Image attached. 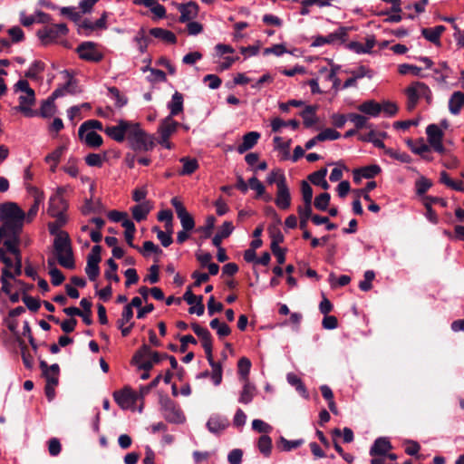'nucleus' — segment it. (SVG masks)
Wrapping results in <instances>:
<instances>
[{
  "instance_id": "nucleus-1",
  "label": "nucleus",
  "mask_w": 464,
  "mask_h": 464,
  "mask_svg": "<svg viewBox=\"0 0 464 464\" xmlns=\"http://www.w3.org/2000/svg\"><path fill=\"white\" fill-rule=\"evenodd\" d=\"M53 250L58 263L64 268L75 266L71 239L68 233H61L53 240Z\"/></svg>"
},
{
  "instance_id": "nucleus-2",
  "label": "nucleus",
  "mask_w": 464,
  "mask_h": 464,
  "mask_svg": "<svg viewBox=\"0 0 464 464\" xmlns=\"http://www.w3.org/2000/svg\"><path fill=\"white\" fill-rule=\"evenodd\" d=\"M127 140L130 147L140 152L151 150L155 145L153 137L148 135L137 123H133Z\"/></svg>"
},
{
  "instance_id": "nucleus-3",
  "label": "nucleus",
  "mask_w": 464,
  "mask_h": 464,
  "mask_svg": "<svg viewBox=\"0 0 464 464\" xmlns=\"http://www.w3.org/2000/svg\"><path fill=\"white\" fill-rule=\"evenodd\" d=\"M405 92L408 98L407 107L409 110H413L420 98H424L428 103H430L432 101L430 89L427 84L421 82H412L406 89Z\"/></svg>"
},
{
  "instance_id": "nucleus-4",
  "label": "nucleus",
  "mask_w": 464,
  "mask_h": 464,
  "mask_svg": "<svg viewBox=\"0 0 464 464\" xmlns=\"http://www.w3.org/2000/svg\"><path fill=\"white\" fill-rule=\"evenodd\" d=\"M67 33L68 28L65 24H55L39 29L36 35L44 45H48L59 37L66 35Z\"/></svg>"
},
{
  "instance_id": "nucleus-5",
  "label": "nucleus",
  "mask_w": 464,
  "mask_h": 464,
  "mask_svg": "<svg viewBox=\"0 0 464 464\" xmlns=\"http://www.w3.org/2000/svg\"><path fill=\"white\" fill-rule=\"evenodd\" d=\"M277 191L276 198V205L280 209H287L291 206V195L286 185L285 177L280 174L276 182Z\"/></svg>"
},
{
  "instance_id": "nucleus-6",
  "label": "nucleus",
  "mask_w": 464,
  "mask_h": 464,
  "mask_svg": "<svg viewBox=\"0 0 464 464\" xmlns=\"http://www.w3.org/2000/svg\"><path fill=\"white\" fill-rule=\"evenodd\" d=\"M113 397L122 410L132 408L139 400L138 393L130 387H124L122 390L115 392Z\"/></svg>"
},
{
  "instance_id": "nucleus-7",
  "label": "nucleus",
  "mask_w": 464,
  "mask_h": 464,
  "mask_svg": "<svg viewBox=\"0 0 464 464\" xmlns=\"http://www.w3.org/2000/svg\"><path fill=\"white\" fill-rule=\"evenodd\" d=\"M133 123L124 120H120L115 126H108L103 131L112 140L117 142H122L125 138H128L130 130Z\"/></svg>"
},
{
  "instance_id": "nucleus-8",
  "label": "nucleus",
  "mask_w": 464,
  "mask_h": 464,
  "mask_svg": "<svg viewBox=\"0 0 464 464\" xmlns=\"http://www.w3.org/2000/svg\"><path fill=\"white\" fill-rule=\"evenodd\" d=\"M163 416L165 420L172 423H182L185 417L181 410L169 399L162 403Z\"/></svg>"
},
{
  "instance_id": "nucleus-9",
  "label": "nucleus",
  "mask_w": 464,
  "mask_h": 464,
  "mask_svg": "<svg viewBox=\"0 0 464 464\" xmlns=\"http://www.w3.org/2000/svg\"><path fill=\"white\" fill-rule=\"evenodd\" d=\"M79 57L85 61L99 62L102 59V54L96 49L93 42H83L77 47Z\"/></svg>"
},
{
  "instance_id": "nucleus-10",
  "label": "nucleus",
  "mask_w": 464,
  "mask_h": 464,
  "mask_svg": "<svg viewBox=\"0 0 464 464\" xmlns=\"http://www.w3.org/2000/svg\"><path fill=\"white\" fill-rule=\"evenodd\" d=\"M426 134L430 146L439 153L444 152L442 144V130L436 124H430L426 129Z\"/></svg>"
},
{
  "instance_id": "nucleus-11",
  "label": "nucleus",
  "mask_w": 464,
  "mask_h": 464,
  "mask_svg": "<svg viewBox=\"0 0 464 464\" xmlns=\"http://www.w3.org/2000/svg\"><path fill=\"white\" fill-rule=\"evenodd\" d=\"M34 92L23 93L19 96V105L16 107V110L22 112L25 117L36 116L37 112L31 108L32 105L34 104Z\"/></svg>"
},
{
  "instance_id": "nucleus-12",
  "label": "nucleus",
  "mask_w": 464,
  "mask_h": 464,
  "mask_svg": "<svg viewBox=\"0 0 464 464\" xmlns=\"http://www.w3.org/2000/svg\"><path fill=\"white\" fill-rule=\"evenodd\" d=\"M148 358L153 364L159 363L163 358L164 354L158 352H153L147 344H143L134 354L132 362H138L140 359Z\"/></svg>"
},
{
  "instance_id": "nucleus-13",
  "label": "nucleus",
  "mask_w": 464,
  "mask_h": 464,
  "mask_svg": "<svg viewBox=\"0 0 464 464\" xmlns=\"http://www.w3.org/2000/svg\"><path fill=\"white\" fill-rule=\"evenodd\" d=\"M178 9L180 12L179 22L181 23L191 21L198 14V5L195 2L180 4L178 5Z\"/></svg>"
},
{
  "instance_id": "nucleus-14",
  "label": "nucleus",
  "mask_w": 464,
  "mask_h": 464,
  "mask_svg": "<svg viewBox=\"0 0 464 464\" xmlns=\"http://www.w3.org/2000/svg\"><path fill=\"white\" fill-rule=\"evenodd\" d=\"M20 231H5L3 234L2 242L5 247V252L14 253L18 250V245L20 243Z\"/></svg>"
},
{
  "instance_id": "nucleus-15",
  "label": "nucleus",
  "mask_w": 464,
  "mask_h": 464,
  "mask_svg": "<svg viewBox=\"0 0 464 464\" xmlns=\"http://www.w3.org/2000/svg\"><path fill=\"white\" fill-rule=\"evenodd\" d=\"M191 328L198 337L201 339L202 347L206 353L212 351V337L209 331L198 324H192Z\"/></svg>"
},
{
  "instance_id": "nucleus-16",
  "label": "nucleus",
  "mask_w": 464,
  "mask_h": 464,
  "mask_svg": "<svg viewBox=\"0 0 464 464\" xmlns=\"http://www.w3.org/2000/svg\"><path fill=\"white\" fill-rule=\"evenodd\" d=\"M392 444L388 438L380 437L375 440L372 446L370 449L371 456H384L387 452L392 450Z\"/></svg>"
},
{
  "instance_id": "nucleus-17",
  "label": "nucleus",
  "mask_w": 464,
  "mask_h": 464,
  "mask_svg": "<svg viewBox=\"0 0 464 464\" xmlns=\"http://www.w3.org/2000/svg\"><path fill=\"white\" fill-rule=\"evenodd\" d=\"M260 133L257 131H250L242 138V142L237 146V150L239 154L251 150L258 141Z\"/></svg>"
},
{
  "instance_id": "nucleus-18",
  "label": "nucleus",
  "mask_w": 464,
  "mask_h": 464,
  "mask_svg": "<svg viewBox=\"0 0 464 464\" xmlns=\"http://www.w3.org/2000/svg\"><path fill=\"white\" fill-rule=\"evenodd\" d=\"M68 204L64 198H50L48 214L50 216L65 215Z\"/></svg>"
},
{
  "instance_id": "nucleus-19",
  "label": "nucleus",
  "mask_w": 464,
  "mask_h": 464,
  "mask_svg": "<svg viewBox=\"0 0 464 464\" xmlns=\"http://www.w3.org/2000/svg\"><path fill=\"white\" fill-rule=\"evenodd\" d=\"M381 172L378 165H369L353 170V179L355 182L360 181L362 178L372 179Z\"/></svg>"
},
{
  "instance_id": "nucleus-20",
  "label": "nucleus",
  "mask_w": 464,
  "mask_h": 464,
  "mask_svg": "<svg viewBox=\"0 0 464 464\" xmlns=\"http://www.w3.org/2000/svg\"><path fill=\"white\" fill-rule=\"evenodd\" d=\"M464 105V93L454 92L449 100V111L453 115H459Z\"/></svg>"
},
{
  "instance_id": "nucleus-21",
  "label": "nucleus",
  "mask_w": 464,
  "mask_h": 464,
  "mask_svg": "<svg viewBox=\"0 0 464 464\" xmlns=\"http://www.w3.org/2000/svg\"><path fill=\"white\" fill-rule=\"evenodd\" d=\"M227 426L228 420L226 418L218 415L211 416L207 422V428L211 433H218L219 431L225 430Z\"/></svg>"
},
{
  "instance_id": "nucleus-22",
  "label": "nucleus",
  "mask_w": 464,
  "mask_h": 464,
  "mask_svg": "<svg viewBox=\"0 0 464 464\" xmlns=\"http://www.w3.org/2000/svg\"><path fill=\"white\" fill-rule=\"evenodd\" d=\"M234 230V227L232 222L225 221L223 225L220 227L218 232L213 237L212 244L216 247H219L221 246V242L224 238L228 237Z\"/></svg>"
},
{
  "instance_id": "nucleus-23",
  "label": "nucleus",
  "mask_w": 464,
  "mask_h": 464,
  "mask_svg": "<svg viewBox=\"0 0 464 464\" xmlns=\"http://www.w3.org/2000/svg\"><path fill=\"white\" fill-rule=\"evenodd\" d=\"M179 125V122L174 121L171 116H168L161 121L159 133L169 138L177 130Z\"/></svg>"
},
{
  "instance_id": "nucleus-24",
  "label": "nucleus",
  "mask_w": 464,
  "mask_h": 464,
  "mask_svg": "<svg viewBox=\"0 0 464 464\" xmlns=\"http://www.w3.org/2000/svg\"><path fill=\"white\" fill-rule=\"evenodd\" d=\"M358 110L369 117H377L382 111V105L374 101H367L358 106Z\"/></svg>"
},
{
  "instance_id": "nucleus-25",
  "label": "nucleus",
  "mask_w": 464,
  "mask_h": 464,
  "mask_svg": "<svg viewBox=\"0 0 464 464\" xmlns=\"http://www.w3.org/2000/svg\"><path fill=\"white\" fill-rule=\"evenodd\" d=\"M151 206L149 201H143L131 208L133 218L140 222L144 220L150 213Z\"/></svg>"
},
{
  "instance_id": "nucleus-26",
  "label": "nucleus",
  "mask_w": 464,
  "mask_h": 464,
  "mask_svg": "<svg viewBox=\"0 0 464 464\" xmlns=\"http://www.w3.org/2000/svg\"><path fill=\"white\" fill-rule=\"evenodd\" d=\"M168 108L170 111L169 116L172 118L183 111V96L180 92H175L171 101L168 103Z\"/></svg>"
},
{
  "instance_id": "nucleus-27",
  "label": "nucleus",
  "mask_w": 464,
  "mask_h": 464,
  "mask_svg": "<svg viewBox=\"0 0 464 464\" xmlns=\"http://www.w3.org/2000/svg\"><path fill=\"white\" fill-rule=\"evenodd\" d=\"M150 34L153 37L160 39L168 44H175L177 41V37L172 32L163 29V28H160V27L151 28L150 30Z\"/></svg>"
},
{
  "instance_id": "nucleus-28",
  "label": "nucleus",
  "mask_w": 464,
  "mask_h": 464,
  "mask_svg": "<svg viewBox=\"0 0 464 464\" xmlns=\"http://www.w3.org/2000/svg\"><path fill=\"white\" fill-rule=\"evenodd\" d=\"M375 45V39L373 36L366 38L365 44L352 42L350 47L356 53H369Z\"/></svg>"
},
{
  "instance_id": "nucleus-29",
  "label": "nucleus",
  "mask_w": 464,
  "mask_h": 464,
  "mask_svg": "<svg viewBox=\"0 0 464 464\" xmlns=\"http://www.w3.org/2000/svg\"><path fill=\"white\" fill-rule=\"evenodd\" d=\"M445 31V26L443 25H437L432 28H423L421 30L422 35L433 44H438L440 42V38L441 34Z\"/></svg>"
},
{
  "instance_id": "nucleus-30",
  "label": "nucleus",
  "mask_w": 464,
  "mask_h": 464,
  "mask_svg": "<svg viewBox=\"0 0 464 464\" xmlns=\"http://www.w3.org/2000/svg\"><path fill=\"white\" fill-rule=\"evenodd\" d=\"M79 138L89 147L98 148L102 144V138L100 134L95 131L87 130L82 132V136Z\"/></svg>"
},
{
  "instance_id": "nucleus-31",
  "label": "nucleus",
  "mask_w": 464,
  "mask_h": 464,
  "mask_svg": "<svg viewBox=\"0 0 464 464\" xmlns=\"http://www.w3.org/2000/svg\"><path fill=\"white\" fill-rule=\"evenodd\" d=\"M100 259L96 257L87 256V264L85 267V273L91 281H95L100 274L99 263Z\"/></svg>"
},
{
  "instance_id": "nucleus-32",
  "label": "nucleus",
  "mask_w": 464,
  "mask_h": 464,
  "mask_svg": "<svg viewBox=\"0 0 464 464\" xmlns=\"http://www.w3.org/2000/svg\"><path fill=\"white\" fill-rule=\"evenodd\" d=\"M326 175H327V169L325 168H324V169H321L310 174L308 178L314 185L320 186L324 189H328L329 184L325 180Z\"/></svg>"
},
{
  "instance_id": "nucleus-33",
  "label": "nucleus",
  "mask_w": 464,
  "mask_h": 464,
  "mask_svg": "<svg viewBox=\"0 0 464 464\" xmlns=\"http://www.w3.org/2000/svg\"><path fill=\"white\" fill-rule=\"evenodd\" d=\"M316 109H317L316 106L308 105L300 113V115L304 121V125L306 128H310L316 123V121H317V119L315 116Z\"/></svg>"
},
{
  "instance_id": "nucleus-34",
  "label": "nucleus",
  "mask_w": 464,
  "mask_h": 464,
  "mask_svg": "<svg viewBox=\"0 0 464 464\" xmlns=\"http://www.w3.org/2000/svg\"><path fill=\"white\" fill-rule=\"evenodd\" d=\"M53 217L55 218V221L48 224L50 234L58 237L61 233H66L65 231L60 230V228L67 223V216L58 215Z\"/></svg>"
},
{
  "instance_id": "nucleus-35",
  "label": "nucleus",
  "mask_w": 464,
  "mask_h": 464,
  "mask_svg": "<svg viewBox=\"0 0 464 464\" xmlns=\"http://www.w3.org/2000/svg\"><path fill=\"white\" fill-rule=\"evenodd\" d=\"M256 387L249 382V381H246L243 386V390L240 393L238 401L240 403L248 404L252 401L255 396Z\"/></svg>"
},
{
  "instance_id": "nucleus-36",
  "label": "nucleus",
  "mask_w": 464,
  "mask_h": 464,
  "mask_svg": "<svg viewBox=\"0 0 464 464\" xmlns=\"http://www.w3.org/2000/svg\"><path fill=\"white\" fill-rule=\"evenodd\" d=\"M369 117L358 113H349V121L353 123L356 130L363 128L372 129V124L368 122Z\"/></svg>"
},
{
  "instance_id": "nucleus-37",
  "label": "nucleus",
  "mask_w": 464,
  "mask_h": 464,
  "mask_svg": "<svg viewBox=\"0 0 464 464\" xmlns=\"http://www.w3.org/2000/svg\"><path fill=\"white\" fill-rule=\"evenodd\" d=\"M121 226L125 228L124 237L127 244L132 248H137V246L133 244L134 234L136 231L134 223L130 219H124L121 223Z\"/></svg>"
},
{
  "instance_id": "nucleus-38",
  "label": "nucleus",
  "mask_w": 464,
  "mask_h": 464,
  "mask_svg": "<svg viewBox=\"0 0 464 464\" xmlns=\"http://www.w3.org/2000/svg\"><path fill=\"white\" fill-rule=\"evenodd\" d=\"M346 34L344 28H339L336 32L328 34L325 37H319L315 40L314 45L320 46L324 44L334 43L335 40L342 39Z\"/></svg>"
},
{
  "instance_id": "nucleus-39",
  "label": "nucleus",
  "mask_w": 464,
  "mask_h": 464,
  "mask_svg": "<svg viewBox=\"0 0 464 464\" xmlns=\"http://www.w3.org/2000/svg\"><path fill=\"white\" fill-rule=\"evenodd\" d=\"M358 139L363 142H371L375 147L382 149L383 150L386 149L383 141L376 137V132L372 129H370V131L366 134L359 135Z\"/></svg>"
},
{
  "instance_id": "nucleus-40",
  "label": "nucleus",
  "mask_w": 464,
  "mask_h": 464,
  "mask_svg": "<svg viewBox=\"0 0 464 464\" xmlns=\"http://www.w3.org/2000/svg\"><path fill=\"white\" fill-rule=\"evenodd\" d=\"M209 326L217 331V334L219 338L226 337L230 334L231 329L225 323H221L218 318H214L210 321Z\"/></svg>"
},
{
  "instance_id": "nucleus-41",
  "label": "nucleus",
  "mask_w": 464,
  "mask_h": 464,
  "mask_svg": "<svg viewBox=\"0 0 464 464\" xmlns=\"http://www.w3.org/2000/svg\"><path fill=\"white\" fill-rule=\"evenodd\" d=\"M286 380L290 385L295 387L296 391L300 392L303 397L308 398L307 391L301 379L297 375L293 372H289L286 375Z\"/></svg>"
},
{
  "instance_id": "nucleus-42",
  "label": "nucleus",
  "mask_w": 464,
  "mask_h": 464,
  "mask_svg": "<svg viewBox=\"0 0 464 464\" xmlns=\"http://www.w3.org/2000/svg\"><path fill=\"white\" fill-rule=\"evenodd\" d=\"M180 162L183 164L182 169L179 172L181 175H190L198 168V164L196 159L183 157L180 159Z\"/></svg>"
},
{
  "instance_id": "nucleus-43",
  "label": "nucleus",
  "mask_w": 464,
  "mask_h": 464,
  "mask_svg": "<svg viewBox=\"0 0 464 464\" xmlns=\"http://www.w3.org/2000/svg\"><path fill=\"white\" fill-rule=\"evenodd\" d=\"M257 448L265 457H269L272 451L271 438L268 435L260 436L257 441Z\"/></svg>"
},
{
  "instance_id": "nucleus-44",
  "label": "nucleus",
  "mask_w": 464,
  "mask_h": 464,
  "mask_svg": "<svg viewBox=\"0 0 464 464\" xmlns=\"http://www.w3.org/2000/svg\"><path fill=\"white\" fill-rule=\"evenodd\" d=\"M291 127L293 130H296L299 127V121L296 120H290L288 121H285L280 118H275L271 121V128L272 130L276 132L279 131V130L283 127Z\"/></svg>"
},
{
  "instance_id": "nucleus-45",
  "label": "nucleus",
  "mask_w": 464,
  "mask_h": 464,
  "mask_svg": "<svg viewBox=\"0 0 464 464\" xmlns=\"http://www.w3.org/2000/svg\"><path fill=\"white\" fill-rule=\"evenodd\" d=\"M44 70V63L41 61H34L28 70L25 72L24 76L32 80H37L38 74Z\"/></svg>"
},
{
  "instance_id": "nucleus-46",
  "label": "nucleus",
  "mask_w": 464,
  "mask_h": 464,
  "mask_svg": "<svg viewBox=\"0 0 464 464\" xmlns=\"http://www.w3.org/2000/svg\"><path fill=\"white\" fill-rule=\"evenodd\" d=\"M94 130H102V124L101 121L97 120H89L84 121L78 130V135L82 136V132H86L87 130L94 131Z\"/></svg>"
},
{
  "instance_id": "nucleus-47",
  "label": "nucleus",
  "mask_w": 464,
  "mask_h": 464,
  "mask_svg": "<svg viewBox=\"0 0 464 464\" xmlns=\"http://www.w3.org/2000/svg\"><path fill=\"white\" fill-rule=\"evenodd\" d=\"M251 368V362L246 357H242L239 359L237 362V370L238 374L244 380V382L248 381L247 376L249 374Z\"/></svg>"
},
{
  "instance_id": "nucleus-48",
  "label": "nucleus",
  "mask_w": 464,
  "mask_h": 464,
  "mask_svg": "<svg viewBox=\"0 0 464 464\" xmlns=\"http://www.w3.org/2000/svg\"><path fill=\"white\" fill-rule=\"evenodd\" d=\"M8 279H14V275L7 268H3L1 276L2 290L6 295H10L12 287V285Z\"/></svg>"
},
{
  "instance_id": "nucleus-49",
  "label": "nucleus",
  "mask_w": 464,
  "mask_h": 464,
  "mask_svg": "<svg viewBox=\"0 0 464 464\" xmlns=\"http://www.w3.org/2000/svg\"><path fill=\"white\" fill-rule=\"evenodd\" d=\"M63 170L72 178H76L79 175L78 160L74 157H70L63 167Z\"/></svg>"
},
{
  "instance_id": "nucleus-50",
  "label": "nucleus",
  "mask_w": 464,
  "mask_h": 464,
  "mask_svg": "<svg viewBox=\"0 0 464 464\" xmlns=\"http://www.w3.org/2000/svg\"><path fill=\"white\" fill-rule=\"evenodd\" d=\"M278 442L281 445L282 450L291 451L292 450L302 446L304 444V440L303 439L288 440L285 437H280Z\"/></svg>"
},
{
  "instance_id": "nucleus-51",
  "label": "nucleus",
  "mask_w": 464,
  "mask_h": 464,
  "mask_svg": "<svg viewBox=\"0 0 464 464\" xmlns=\"http://www.w3.org/2000/svg\"><path fill=\"white\" fill-rule=\"evenodd\" d=\"M384 153L390 156L391 158L403 163H410L411 161V156L406 152H401L400 150L386 148L384 150Z\"/></svg>"
},
{
  "instance_id": "nucleus-52",
  "label": "nucleus",
  "mask_w": 464,
  "mask_h": 464,
  "mask_svg": "<svg viewBox=\"0 0 464 464\" xmlns=\"http://www.w3.org/2000/svg\"><path fill=\"white\" fill-rule=\"evenodd\" d=\"M398 71L401 74L411 73L414 76L426 77V75L421 74V68L413 64L402 63L399 65Z\"/></svg>"
},
{
  "instance_id": "nucleus-53",
  "label": "nucleus",
  "mask_w": 464,
  "mask_h": 464,
  "mask_svg": "<svg viewBox=\"0 0 464 464\" xmlns=\"http://www.w3.org/2000/svg\"><path fill=\"white\" fill-rule=\"evenodd\" d=\"M65 150H66V146H64V145L57 147L53 151L49 153L44 158V161L46 163H59Z\"/></svg>"
},
{
  "instance_id": "nucleus-54",
  "label": "nucleus",
  "mask_w": 464,
  "mask_h": 464,
  "mask_svg": "<svg viewBox=\"0 0 464 464\" xmlns=\"http://www.w3.org/2000/svg\"><path fill=\"white\" fill-rule=\"evenodd\" d=\"M341 137L340 132L337 130L327 128L324 130H322L320 133L316 135V140H319V141H324V140H335Z\"/></svg>"
},
{
  "instance_id": "nucleus-55",
  "label": "nucleus",
  "mask_w": 464,
  "mask_h": 464,
  "mask_svg": "<svg viewBox=\"0 0 464 464\" xmlns=\"http://www.w3.org/2000/svg\"><path fill=\"white\" fill-rule=\"evenodd\" d=\"M330 199H331V196L329 193H327V192L321 193L314 198V207L321 211H324L327 209V208L329 206Z\"/></svg>"
},
{
  "instance_id": "nucleus-56",
  "label": "nucleus",
  "mask_w": 464,
  "mask_h": 464,
  "mask_svg": "<svg viewBox=\"0 0 464 464\" xmlns=\"http://www.w3.org/2000/svg\"><path fill=\"white\" fill-rule=\"evenodd\" d=\"M178 218H179L181 226L185 231H191L194 228V219L187 210L178 215Z\"/></svg>"
},
{
  "instance_id": "nucleus-57",
  "label": "nucleus",
  "mask_w": 464,
  "mask_h": 464,
  "mask_svg": "<svg viewBox=\"0 0 464 464\" xmlns=\"http://www.w3.org/2000/svg\"><path fill=\"white\" fill-rule=\"evenodd\" d=\"M107 265L109 266V269L105 271V277L108 280H112L118 283L120 281V277L116 273L118 269V265L112 258L107 260Z\"/></svg>"
},
{
  "instance_id": "nucleus-58",
  "label": "nucleus",
  "mask_w": 464,
  "mask_h": 464,
  "mask_svg": "<svg viewBox=\"0 0 464 464\" xmlns=\"http://www.w3.org/2000/svg\"><path fill=\"white\" fill-rule=\"evenodd\" d=\"M152 230L157 233V237L164 247L169 246L173 242L171 237V229H167L169 232H164L158 227H154Z\"/></svg>"
},
{
  "instance_id": "nucleus-59",
  "label": "nucleus",
  "mask_w": 464,
  "mask_h": 464,
  "mask_svg": "<svg viewBox=\"0 0 464 464\" xmlns=\"http://www.w3.org/2000/svg\"><path fill=\"white\" fill-rule=\"evenodd\" d=\"M134 41L137 43L138 49L140 53H144L147 50L148 44L150 43L149 37L146 36L145 31L140 29L136 34Z\"/></svg>"
},
{
  "instance_id": "nucleus-60",
  "label": "nucleus",
  "mask_w": 464,
  "mask_h": 464,
  "mask_svg": "<svg viewBox=\"0 0 464 464\" xmlns=\"http://www.w3.org/2000/svg\"><path fill=\"white\" fill-rule=\"evenodd\" d=\"M274 143L276 150H278L284 153V159H288L291 140L285 142L282 140L281 137L276 136L274 138Z\"/></svg>"
},
{
  "instance_id": "nucleus-61",
  "label": "nucleus",
  "mask_w": 464,
  "mask_h": 464,
  "mask_svg": "<svg viewBox=\"0 0 464 464\" xmlns=\"http://www.w3.org/2000/svg\"><path fill=\"white\" fill-rule=\"evenodd\" d=\"M72 85V80L70 79L65 85L54 90L53 92L52 93V95L49 97V99L52 100L53 102H54V100H56L57 98L63 96L66 92L74 93L75 91L73 89H71Z\"/></svg>"
},
{
  "instance_id": "nucleus-62",
  "label": "nucleus",
  "mask_w": 464,
  "mask_h": 464,
  "mask_svg": "<svg viewBox=\"0 0 464 464\" xmlns=\"http://www.w3.org/2000/svg\"><path fill=\"white\" fill-rule=\"evenodd\" d=\"M7 34L11 38V42L13 44H17L23 42L24 39V34L21 27L13 26L7 30Z\"/></svg>"
},
{
  "instance_id": "nucleus-63",
  "label": "nucleus",
  "mask_w": 464,
  "mask_h": 464,
  "mask_svg": "<svg viewBox=\"0 0 464 464\" xmlns=\"http://www.w3.org/2000/svg\"><path fill=\"white\" fill-rule=\"evenodd\" d=\"M252 429L259 433H265L264 435H267V433L271 432L273 430L270 424L259 419H256L252 421Z\"/></svg>"
},
{
  "instance_id": "nucleus-64",
  "label": "nucleus",
  "mask_w": 464,
  "mask_h": 464,
  "mask_svg": "<svg viewBox=\"0 0 464 464\" xmlns=\"http://www.w3.org/2000/svg\"><path fill=\"white\" fill-rule=\"evenodd\" d=\"M375 277V273L372 270H367L364 273V279L360 282L359 288L362 291L367 292L372 289V282Z\"/></svg>"
}]
</instances>
